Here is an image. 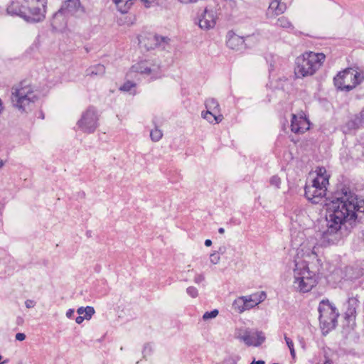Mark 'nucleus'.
<instances>
[{"instance_id": "obj_29", "label": "nucleus", "mask_w": 364, "mask_h": 364, "mask_svg": "<svg viewBox=\"0 0 364 364\" xmlns=\"http://www.w3.org/2000/svg\"><path fill=\"white\" fill-rule=\"evenodd\" d=\"M218 311L215 309L210 312L205 313L203 316V318L204 320H208V319L216 317L218 316Z\"/></svg>"}, {"instance_id": "obj_10", "label": "nucleus", "mask_w": 364, "mask_h": 364, "mask_svg": "<svg viewBox=\"0 0 364 364\" xmlns=\"http://www.w3.org/2000/svg\"><path fill=\"white\" fill-rule=\"evenodd\" d=\"M46 0H26L25 20L39 22L44 19Z\"/></svg>"}, {"instance_id": "obj_6", "label": "nucleus", "mask_w": 364, "mask_h": 364, "mask_svg": "<svg viewBox=\"0 0 364 364\" xmlns=\"http://www.w3.org/2000/svg\"><path fill=\"white\" fill-rule=\"evenodd\" d=\"M363 80V75L353 68H347L339 72L333 79L335 86L342 91L354 89Z\"/></svg>"}, {"instance_id": "obj_34", "label": "nucleus", "mask_w": 364, "mask_h": 364, "mask_svg": "<svg viewBox=\"0 0 364 364\" xmlns=\"http://www.w3.org/2000/svg\"><path fill=\"white\" fill-rule=\"evenodd\" d=\"M203 280H204V277L203 275H201V274H198L195 277V282L196 283H200V282H201Z\"/></svg>"}, {"instance_id": "obj_13", "label": "nucleus", "mask_w": 364, "mask_h": 364, "mask_svg": "<svg viewBox=\"0 0 364 364\" xmlns=\"http://www.w3.org/2000/svg\"><path fill=\"white\" fill-rule=\"evenodd\" d=\"M265 298V293L264 291H261L259 293L252 294L249 296L239 298L237 302L243 304L242 309H241V311H243L257 306L264 301Z\"/></svg>"}, {"instance_id": "obj_19", "label": "nucleus", "mask_w": 364, "mask_h": 364, "mask_svg": "<svg viewBox=\"0 0 364 364\" xmlns=\"http://www.w3.org/2000/svg\"><path fill=\"white\" fill-rule=\"evenodd\" d=\"M286 9V4L282 3L281 0H272L267 10V14L271 16H278L283 14Z\"/></svg>"}, {"instance_id": "obj_4", "label": "nucleus", "mask_w": 364, "mask_h": 364, "mask_svg": "<svg viewBox=\"0 0 364 364\" xmlns=\"http://www.w3.org/2000/svg\"><path fill=\"white\" fill-rule=\"evenodd\" d=\"M11 100L14 107L26 110L38 100V95L30 82L23 80L12 87Z\"/></svg>"}, {"instance_id": "obj_38", "label": "nucleus", "mask_w": 364, "mask_h": 364, "mask_svg": "<svg viewBox=\"0 0 364 364\" xmlns=\"http://www.w3.org/2000/svg\"><path fill=\"white\" fill-rule=\"evenodd\" d=\"M205 246H207V247H210V246L212 245V242H211V240H206L205 241Z\"/></svg>"}, {"instance_id": "obj_12", "label": "nucleus", "mask_w": 364, "mask_h": 364, "mask_svg": "<svg viewBox=\"0 0 364 364\" xmlns=\"http://www.w3.org/2000/svg\"><path fill=\"white\" fill-rule=\"evenodd\" d=\"M80 6V0H68L65 2L63 9L59 10L55 14L52 20V25L54 28H58V22L63 18L64 12L73 13L78 10Z\"/></svg>"}, {"instance_id": "obj_18", "label": "nucleus", "mask_w": 364, "mask_h": 364, "mask_svg": "<svg viewBox=\"0 0 364 364\" xmlns=\"http://www.w3.org/2000/svg\"><path fill=\"white\" fill-rule=\"evenodd\" d=\"M227 46L234 50H239L244 46L243 38L236 35L232 31H229L227 35Z\"/></svg>"}, {"instance_id": "obj_3", "label": "nucleus", "mask_w": 364, "mask_h": 364, "mask_svg": "<svg viewBox=\"0 0 364 364\" xmlns=\"http://www.w3.org/2000/svg\"><path fill=\"white\" fill-rule=\"evenodd\" d=\"M326 56L323 53L307 50L295 59L294 74L296 78L314 75L323 66Z\"/></svg>"}, {"instance_id": "obj_30", "label": "nucleus", "mask_w": 364, "mask_h": 364, "mask_svg": "<svg viewBox=\"0 0 364 364\" xmlns=\"http://www.w3.org/2000/svg\"><path fill=\"white\" fill-rule=\"evenodd\" d=\"M141 1L144 3L145 7H146V8H149L151 6L158 5L160 3V0H141Z\"/></svg>"}, {"instance_id": "obj_14", "label": "nucleus", "mask_w": 364, "mask_h": 364, "mask_svg": "<svg viewBox=\"0 0 364 364\" xmlns=\"http://www.w3.org/2000/svg\"><path fill=\"white\" fill-rule=\"evenodd\" d=\"M309 127V122L303 114L292 115L291 129L293 132L302 134L307 131Z\"/></svg>"}, {"instance_id": "obj_28", "label": "nucleus", "mask_w": 364, "mask_h": 364, "mask_svg": "<svg viewBox=\"0 0 364 364\" xmlns=\"http://www.w3.org/2000/svg\"><path fill=\"white\" fill-rule=\"evenodd\" d=\"M136 87V83L132 82V81H127L125 82L120 87V90L129 92L132 88H134Z\"/></svg>"}, {"instance_id": "obj_7", "label": "nucleus", "mask_w": 364, "mask_h": 364, "mask_svg": "<svg viewBox=\"0 0 364 364\" xmlns=\"http://www.w3.org/2000/svg\"><path fill=\"white\" fill-rule=\"evenodd\" d=\"M138 45L140 48L146 50H154L157 48L166 49L171 41L166 36H159L156 33L143 31L137 36Z\"/></svg>"}, {"instance_id": "obj_26", "label": "nucleus", "mask_w": 364, "mask_h": 364, "mask_svg": "<svg viewBox=\"0 0 364 364\" xmlns=\"http://www.w3.org/2000/svg\"><path fill=\"white\" fill-rule=\"evenodd\" d=\"M277 25L284 28H290L292 27L291 22L284 16L278 18Z\"/></svg>"}, {"instance_id": "obj_31", "label": "nucleus", "mask_w": 364, "mask_h": 364, "mask_svg": "<svg viewBox=\"0 0 364 364\" xmlns=\"http://www.w3.org/2000/svg\"><path fill=\"white\" fill-rule=\"evenodd\" d=\"M281 183V179L277 176H274L270 179V183L276 187H279Z\"/></svg>"}, {"instance_id": "obj_37", "label": "nucleus", "mask_w": 364, "mask_h": 364, "mask_svg": "<svg viewBox=\"0 0 364 364\" xmlns=\"http://www.w3.org/2000/svg\"><path fill=\"white\" fill-rule=\"evenodd\" d=\"M360 117L361 118V122L364 123V109L360 112Z\"/></svg>"}, {"instance_id": "obj_9", "label": "nucleus", "mask_w": 364, "mask_h": 364, "mask_svg": "<svg viewBox=\"0 0 364 364\" xmlns=\"http://www.w3.org/2000/svg\"><path fill=\"white\" fill-rule=\"evenodd\" d=\"M320 313L319 321L323 328L331 330L334 328L338 313L336 309L328 301H322L318 307Z\"/></svg>"}, {"instance_id": "obj_21", "label": "nucleus", "mask_w": 364, "mask_h": 364, "mask_svg": "<svg viewBox=\"0 0 364 364\" xmlns=\"http://www.w3.org/2000/svg\"><path fill=\"white\" fill-rule=\"evenodd\" d=\"M117 9L122 14H127L134 4V0H113Z\"/></svg>"}, {"instance_id": "obj_33", "label": "nucleus", "mask_w": 364, "mask_h": 364, "mask_svg": "<svg viewBox=\"0 0 364 364\" xmlns=\"http://www.w3.org/2000/svg\"><path fill=\"white\" fill-rule=\"evenodd\" d=\"M26 336L24 333H18L16 334V339L20 341H22L25 340Z\"/></svg>"}, {"instance_id": "obj_16", "label": "nucleus", "mask_w": 364, "mask_h": 364, "mask_svg": "<svg viewBox=\"0 0 364 364\" xmlns=\"http://www.w3.org/2000/svg\"><path fill=\"white\" fill-rule=\"evenodd\" d=\"M216 18L215 12L206 9L199 19V26L203 29L213 28L216 23Z\"/></svg>"}, {"instance_id": "obj_23", "label": "nucleus", "mask_w": 364, "mask_h": 364, "mask_svg": "<svg viewBox=\"0 0 364 364\" xmlns=\"http://www.w3.org/2000/svg\"><path fill=\"white\" fill-rule=\"evenodd\" d=\"M77 314L82 315L87 320H89L95 314V309L92 306H87L85 308L80 307L77 309Z\"/></svg>"}, {"instance_id": "obj_32", "label": "nucleus", "mask_w": 364, "mask_h": 364, "mask_svg": "<svg viewBox=\"0 0 364 364\" xmlns=\"http://www.w3.org/2000/svg\"><path fill=\"white\" fill-rule=\"evenodd\" d=\"M187 293L190 294L192 297H196L198 295V291L194 287H188L187 289Z\"/></svg>"}, {"instance_id": "obj_20", "label": "nucleus", "mask_w": 364, "mask_h": 364, "mask_svg": "<svg viewBox=\"0 0 364 364\" xmlns=\"http://www.w3.org/2000/svg\"><path fill=\"white\" fill-rule=\"evenodd\" d=\"M202 115L204 117V119H205L210 123H219L223 119V115L220 114V112H213L210 110H206L205 112H203Z\"/></svg>"}, {"instance_id": "obj_42", "label": "nucleus", "mask_w": 364, "mask_h": 364, "mask_svg": "<svg viewBox=\"0 0 364 364\" xmlns=\"http://www.w3.org/2000/svg\"><path fill=\"white\" fill-rule=\"evenodd\" d=\"M219 232L220 233H223L224 232V229L223 228H220L219 229Z\"/></svg>"}, {"instance_id": "obj_15", "label": "nucleus", "mask_w": 364, "mask_h": 364, "mask_svg": "<svg viewBox=\"0 0 364 364\" xmlns=\"http://www.w3.org/2000/svg\"><path fill=\"white\" fill-rule=\"evenodd\" d=\"M238 338L243 341L246 345L254 346H259L264 340L262 333L258 331H245L243 335L239 336Z\"/></svg>"}, {"instance_id": "obj_11", "label": "nucleus", "mask_w": 364, "mask_h": 364, "mask_svg": "<svg viewBox=\"0 0 364 364\" xmlns=\"http://www.w3.org/2000/svg\"><path fill=\"white\" fill-rule=\"evenodd\" d=\"M97 117L93 109H88L78 122L79 127L86 132H92L97 127Z\"/></svg>"}, {"instance_id": "obj_27", "label": "nucleus", "mask_w": 364, "mask_h": 364, "mask_svg": "<svg viewBox=\"0 0 364 364\" xmlns=\"http://www.w3.org/2000/svg\"><path fill=\"white\" fill-rule=\"evenodd\" d=\"M284 339H285V341L287 343L288 348H289V350H290L292 358H295L296 353H295L294 343H293L292 340L290 338L287 337V336H284Z\"/></svg>"}, {"instance_id": "obj_39", "label": "nucleus", "mask_w": 364, "mask_h": 364, "mask_svg": "<svg viewBox=\"0 0 364 364\" xmlns=\"http://www.w3.org/2000/svg\"><path fill=\"white\" fill-rule=\"evenodd\" d=\"M251 364H264V362L259 360V361H256V362H252Z\"/></svg>"}, {"instance_id": "obj_40", "label": "nucleus", "mask_w": 364, "mask_h": 364, "mask_svg": "<svg viewBox=\"0 0 364 364\" xmlns=\"http://www.w3.org/2000/svg\"><path fill=\"white\" fill-rule=\"evenodd\" d=\"M323 364H331V361L328 359H326Z\"/></svg>"}, {"instance_id": "obj_8", "label": "nucleus", "mask_w": 364, "mask_h": 364, "mask_svg": "<svg viewBox=\"0 0 364 364\" xmlns=\"http://www.w3.org/2000/svg\"><path fill=\"white\" fill-rule=\"evenodd\" d=\"M161 67L152 58L140 59L130 68V73H138L141 75L150 76L156 78L160 73Z\"/></svg>"}, {"instance_id": "obj_43", "label": "nucleus", "mask_w": 364, "mask_h": 364, "mask_svg": "<svg viewBox=\"0 0 364 364\" xmlns=\"http://www.w3.org/2000/svg\"><path fill=\"white\" fill-rule=\"evenodd\" d=\"M1 360V356L0 355V360ZM0 364H2V363H0Z\"/></svg>"}, {"instance_id": "obj_1", "label": "nucleus", "mask_w": 364, "mask_h": 364, "mask_svg": "<svg viewBox=\"0 0 364 364\" xmlns=\"http://www.w3.org/2000/svg\"><path fill=\"white\" fill-rule=\"evenodd\" d=\"M364 213V200L343 188L328 205L327 231L330 234L347 230L357 219V213Z\"/></svg>"}, {"instance_id": "obj_24", "label": "nucleus", "mask_w": 364, "mask_h": 364, "mask_svg": "<svg viewBox=\"0 0 364 364\" xmlns=\"http://www.w3.org/2000/svg\"><path fill=\"white\" fill-rule=\"evenodd\" d=\"M205 107L206 110L220 112L219 105L215 99H208L205 102Z\"/></svg>"}, {"instance_id": "obj_5", "label": "nucleus", "mask_w": 364, "mask_h": 364, "mask_svg": "<svg viewBox=\"0 0 364 364\" xmlns=\"http://www.w3.org/2000/svg\"><path fill=\"white\" fill-rule=\"evenodd\" d=\"M318 274L311 271L306 264L301 262L296 265L294 269V284L299 291H310L318 282Z\"/></svg>"}, {"instance_id": "obj_25", "label": "nucleus", "mask_w": 364, "mask_h": 364, "mask_svg": "<svg viewBox=\"0 0 364 364\" xmlns=\"http://www.w3.org/2000/svg\"><path fill=\"white\" fill-rule=\"evenodd\" d=\"M163 136V133L161 130L156 127L154 129H152L150 133V136L152 141H159Z\"/></svg>"}, {"instance_id": "obj_22", "label": "nucleus", "mask_w": 364, "mask_h": 364, "mask_svg": "<svg viewBox=\"0 0 364 364\" xmlns=\"http://www.w3.org/2000/svg\"><path fill=\"white\" fill-rule=\"evenodd\" d=\"M105 73V67L102 64H97L90 66L86 70V75L87 76H95L101 75Z\"/></svg>"}, {"instance_id": "obj_35", "label": "nucleus", "mask_w": 364, "mask_h": 364, "mask_svg": "<svg viewBox=\"0 0 364 364\" xmlns=\"http://www.w3.org/2000/svg\"><path fill=\"white\" fill-rule=\"evenodd\" d=\"M86 319L82 315H79L75 319L77 323H81L82 321Z\"/></svg>"}, {"instance_id": "obj_36", "label": "nucleus", "mask_w": 364, "mask_h": 364, "mask_svg": "<svg viewBox=\"0 0 364 364\" xmlns=\"http://www.w3.org/2000/svg\"><path fill=\"white\" fill-rule=\"evenodd\" d=\"M25 304L27 308H32L34 306V302L31 300H27Z\"/></svg>"}, {"instance_id": "obj_2", "label": "nucleus", "mask_w": 364, "mask_h": 364, "mask_svg": "<svg viewBox=\"0 0 364 364\" xmlns=\"http://www.w3.org/2000/svg\"><path fill=\"white\" fill-rule=\"evenodd\" d=\"M311 176L305 186V196L313 203H318L326 196L331 173L325 167L316 166Z\"/></svg>"}, {"instance_id": "obj_17", "label": "nucleus", "mask_w": 364, "mask_h": 364, "mask_svg": "<svg viewBox=\"0 0 364 364\" xmlns=\"http://www.w3.org/2000/svg\"><path fill=\"white\" fill-rule=\"evenodd\" d=\"M7 12L11 15L18 16L25 19L26 0H14L7 7Z\"/></svg>"}, {"instance_id": "obj_41", "label": "nucleus", "mask_w": 364, "mask_h": 364, "mask_svg": "<svg viewBox=\"0 0 364 364\" xmlns=\"http://www.w3.org/2000/svg\"><path fill=\"white\" fill-rule=\"evenodd\" d=\"M4 165V163L2 159H0V168Z\"/></svg>"}]
</instances>
